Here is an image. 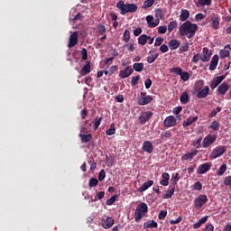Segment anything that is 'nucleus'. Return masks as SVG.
Instances as JSON below:
<instances>
[{
    "mask_svg": "<svg viewBox=\"0 0 231 231\" xmlns=\"http://www.w3.org/2000/svg\"><path fill=\"white\" fill-rule=\"evenodd\" d=\"M226 172V164H222L218 169L217 174H225Z\"/></svg>",
    "mask_w": 231,
    "mask_h": 231,
    "instance_id": "nucleus-54",
    "label": "nucleus"
},
{
    "mask_svg": "<svg viewBox=\"0 0 231 231\" xmlns=\"http://www.w3.org/2000/svg\"><path fill=\"white\" fill-rule=\"evenodd\" d=\"M169 46L171 50H178V48H180V42L176 39H172L169 42Z\"/></svg>",
    "mask_w": 231,
    "mask_h": 231,
    "instance_id": "nucleus-31",
    "label": "nucleus"
},
{
    "mask_svg": "<svg viewBox=\"0 0 231 231\" xmlns=\"http://www.w3.org/2000/svg\"><path fill=\"white\" fill-rule=\"evenodd\" d=\"M81 59L82 60H88V50L86 48L81 50Z\"/></svg>",
    "mask_w": 231,
    "mask_h": 231,
    "instance_id": "nucleus-52",
    "label": "nucleus"
},
{
    "mask_svg": "<svg viewBox=\"0 0 231 231\" xmlns=\"http://www.w3.org/2000/svg\"><path fill=\"white\" fill-rule=\"evenodd\" d=\"M79 136L81 139V143H88L91 142V140H93V135L91 134H79Z\"/></svg>",
    "mask_w": 231,
    "mask_h": 231,
    "instance_id": "nucleus-26",
    "label": "nucleus"
},
{
    "mask_svg": "<svg viewBox=\"0 0 231 231\" xmlns=\"http://www.w3.org/2000/svg\"><path fill=\"white\" fill-rule=\"evenodd\" d=\"M163 38L162 37H157L155 39V43H154V46H162V44H163Z\"/></svg>",
    "mask_w": 231,
    "mask_h": 231,
    "instance_id": "nucleus-56",
    "label": "nucleus"
},
{
    "mask_svg": "<svg viewBox=\"0 0 231 231\" xmlns=\"http://www.w3.org/2000/svg\"><path fill=\"white\" fill-rule=\"evenodd\" d=\"M88 73H91V63L87 61L84 67L80 70V75L86 77Z\"/></svg>",
    "mask_w": 231,
    "mask_h": 231,
    "instance_id": "nucleus-22",
    "label": "nucleus"
},
{
    "mask_svg": "<svg viewBox=\"0 0 231 231\" xmlns=\"http://www.w3.org/2000/svg\"><path fill=\"white\" fill-rule=\"evenodd\" d=\"M158 33H167L166 25L159 26L158 27Z\"/></svg>",
    "mask_w": 231,
    "mask_h": 231,
    "instance_id": "nucleus-61",
    "label": "nucleus"
},
{
    "mask_svg": "<svg viewBox=\"0 0 231 231\" xmlns=\"http://www.w3.org/2000/svg\"><path fill=\"white\" fill-rule=\"evenodd\" d=\"M198 32V23H193L190 21L184 22L179 28L180 37H187L192 39Z\"/></svg>",
    "mask_w": 231,
    "mask_h": 231,
    "instance_id": "nucleus-1",
    "label": "nucleus"
},
{
    "mask_svg": "<svg viewBox=\"0 0 231 231\" xmlns=\"http://www.w3.org/2000/svg\"><path fill=\"white\" fill-rule=\"evenodd\" d=\"M228 89H230V86L226 82H224L217 88V93L220 95H226Z\"/></svg>",
    "mask_w": 231,
    "mask_h": 231,
    "instance_id": "nucleus-23",
    "label": "nucleus"
},
{
    "mask_svg": "<svg viewBox=\"0 0 231 231\" xmlns=\"http://www.w3.org/2000/svg\"><path fill=\"white\" fill-rule=\"evenodd\" d=\"M116 133V129H115V124L110 125V128L106 130L107 136H113Z\"/></svg>",
    "mask_w": 231,
    "mask_h": 231,
    "instance_id": "nucleus-41",
    "label": "nucleus"
},
{
    "mask_svg": "<svg viewBox=\"0 0 231 231\" xmlns=\"http://www.w3.org/2000/svg\"><path fill=\"white\" fill-rule=\"evenodd\" d=\"M197 155H198V150L194 149V150H191V152L185 153L181 157V160H182V162L187 161V160H192L194 158V156H197Z\"/></svg>",
    "mask_w": 231,
    "mask_h": 231,
    "instance_id": "nucleus-21",
    "label": "nucleus"
},
{
    "mask_svg": "<svg viewBox=\"0 0 231 231\" xmlns=\"http://www.w3.org/2000/svg\"><path fill=\"white\" fill-rule=\"evenodd\" d=\"M152 115L153 114L151 111L142 112L138 117L139 124L141 125L147 124V122H149L152 117Z\"/></svg>",
    "mask_w": 231,
    "mask_h": 231,
    "instance_id": "nucleus-5",
    "label": "nucleus"
},
{
    "mask_svg": "<svg viewBox=\"0 0 231 231\" xmlns=\"http://www.w3.org/2000/svg\"><path fill=\"white\" fill-rule=\"evenodd\" d=\"M210 57H212L210 50L207 47L203 48L202 62H208V60H210Z\"/></svg>",
    "mask_w": 231,
    "mask_h": 231,
    "instance_id": "nucleus-17",
    "label": "nucleus"
},
{
    "mask_svg": "<svg viewBox=\"0 0 231 231\" xmlns=\"http://www.w3.org/2000/svg\"><path fill=\"white\" fill-rule=\"evenodd\" d=\"M141 97L138 99L139 106H147V104H151L152 102V97L147 96V94L142 92Z\"/></svg>",
    "mask_w": 231,
    "mask_h": 231,
    "instance_id": "nucleus-8",
    "label": "nucleus"
},
{
    "mask_svg": "<svg viewBox=\"0 0 231 231\" xmlns=\"http://www.w3.org/2000/svg\"><path fill=\"white\" fill-rule=\"evenodd\" d=\"M225 152H226V149H225V146H218L212 151V152L209 155V158L211 160H216L220 156H223Z\"/></svg>",
    "mask_w": 231,
    "mask_h": 231,
    "instance_id": "nucleus-4",
    "label": "nucleus"
},
{
    "mask_svg": "<svg viewBox=\"0 0 231 231\" xmlns=\"http://www.w3.org/2000/svg\"><path fill=\"white\" fill-rule=\"evenodd\" d=\"M174 194V188H170L168 190H166L165 194L163 195L164 199H171L172 198V195Z\"/></svg>",
    "mask_w": 231,
    "mask_h": 231,
    "instance_id": "nucleus-35",
    "label": "nucleus"
},
{
    "mask_svg": "<svg viewBox=\"0 0 231 231\" xmlns=\"http://www.w3.org/2000/svg\"><path fill=\"white\" fill-rule=\"evenodd\" d=\"M219 62V56L215 54L210 61L209 69L210 71H214L216 68H217V63Z\"/></svg>",
    "mask_w": 231,
    "mask_h": 231,
    "instance_id": "nucleus-18",
    "label": "nucleus"
},
{
    "mask_svg": "<svg viewBox=\"0 0 231 231\" xmlns=\"http://www.w3.org/2000/svg\"><path fill=\"white\" fill-rule=\"evenodd\" d=\"M138 80H140V75L134 76L132 78L131 85L133 87L137 86Z\"/></svg>",
    "mask_w": 231,
    "mask_h": 231,
    "instance_id": "nucleus-51",
    "label": "nucleus"
},
{
    "mask_svg": "<svg viewBox=\"0 0 231 231\" xmlns=\"http://www.w3.org/2000/svg\"><path fill=\"white\" fill-rule=\"evenodd\" d=\"M97 30L99 32V35H106V29L104 24H98Z\"/></svg>",
    "mask_w": 231,
    "mask_h": 231,
    "instance_id": "nucleus-47",
    "label": "nucleus"
},
{
    "mask_svg": "<svg viewBox=\"0 0 231 231\" xmlns=\"http://www.w3.org/2000/svg\"><path fill=\"white\" fill-rule=\"evenodd\" d=\"M171 136H172V133H171V131H166L162 133L160 138L161 140H165V138H171Z\"/></svg>",
    "mask_w": 231,
    "mask_h": 231,
    "instance_id": "nucleus-45",
    "label": "nucleus"
},
{
    "mask_svg": "<svg viewBox=\"0 0 231 231\" xmlns=\"http://www.w3.org/2000/svg\"><path fill=\"white\" fill-rule=\"evenodd\" d=\"M211 26L214 30H217L219 28V18H215L211 22Z\"/></svg>",
    "mask_w": 231,
    "mask_h": 231,
    "instance_id": "nucleus-46",
    "label": "nucleus"
},
{
    "mask_svg": "<svg viewBox=\"0 0 231 231\" xmlns=\"http://www.w3.org/2000/svg\"><path fill=\"white\" fill-rule=\"evenodd\" d=\"M193 189L194 190H201V189H203V185L201 184V182L197 181L195 182Z\"/></svg>",
    "mask_w": 231,
    "mask_h": 231,
    "instance_id": "nucleus-58",
    "label": "nucleus"
},
{
    "mask_svg": "<svg viewBox=\"0 0 231 231\" xmlns=\"http://www.w3.org/2000/svg\"><path fill=\"white\" fill-rule=\"evenodd\" d=\"M224 185H226V187H230L231 188V176H227V177L225 178Z\"/></svg>",
    "mask_w": 231,
    "mask_h": 231,
    "instance_id": "nucleus-55",
    "label": "nucleus"
},
{
    "mask_svg": "<svg viewBox=\"0 0 231 231\" xmlns=\"http://www.w3.org/2000/svg\"><path fill=\"white\" fill-rule=\"evenodd\" d=\"M160 51H162V53H167V51H169V46L165 44L161 45Z\"/></svg>",
    "mask_w": 231,
    "mask_h": 231,
    "instance_id": "nucleus-63",
    "label": "nucleus"
},
{
    "mask_svg": "<svg viewBox=\"0 0 231 231\" xmlns=\"http://www.w3.org/2000/svg\"><path fill=\"white\" fill-rule=\"evenodd\" d=\"M202 59L203 58L201 54H196L192 58V62H194V64H198V62H199V60H202Z\"/></svg>",
    "mask_w": 231,
    "mask_h": 231,
    "instance_id": "nucleus-49",
    "label": "nucleus"
},
{
    "mask_svg": "<svg viewBox=\"0 0 231 231\" xmlns=\"http://www.w3.org/2000/svg\"><path fill=\"white\" fill-rule=\"evenodd\" d=\"M88 108H84L83 110H81L80 112L81 120H86V116H88Z\"/></svg>",
    "mask_w": 231,
    "mask_h": 231,
    "instance_id": "nucleus-57",
    "label": "nucleus"
},
{
    "mask_svg": "<svg viewBox=\"0 0 231 231\" xmlns=\"http://www.w3.org/2000/svg\"><path fill=\"white\" fill-rule=\"evenodd\" d=\"M216 140H217V136L211 134L207 135L203 139L202 147L204 149H208V147H210V145H212Z\"/></svg>",
    "mask_w": 231,
    "mask_h": 231,
    "instance_id": "nucleus-7",
    "label": "nucleus"
},
{
    "mask_svg": "<svg viewBox=\"0 0 231 231\" xmlns=\"http://www.w3.org/2000/svg\"><path fill=\"white\" fill-rule=\"evenodd\" d=\"M144 65L143 63H134L133 69L134 71H137L138 73H142L143 71Z\"/></svg>",
    "mask_w": 231,
    "mask_h": 231,
    "instance_id": "nucleus-33",
    "label": "nucleus"
},
{
    "mask_svg": "<svg viewBox=\"0 0 231 231\" xmlns=\"http://www.w3.org/2000/svg\"><path fill=\"white\" fill-rule=\"evenodd\" d=\"M84 16L80 13L77 14L74 18L72 19L73 23H77V21H82Z\"/></svg>",
    "mask_w": 231,
    "mask_h": 231,
    "instance_id": "nucleus-53",
    "label": "nucleus"
},
{
    "mask_svg": "<svg viewBox=\"0 0 231 231\" xmlns=\"http://www.w3.org/2000/svg\"><path fill=\"white\" fill-rule=\"evenodd\" d=\"M105 163L107 165V167H113V164L115 163V158L113 156H106Z\"/></svg>",
    "mask_w": 231,
    "mask_h": 231,
    "instance_id": "nucleus-37",
    "label": "nucleus"
},
{
    "mask_svg": "<svg viewBox=\"0 0 231 231\" xmlns=\"http://www.w3.org/2000/svg\"><path fill=\"white\" fill-rule=\"evenodd\" d=\"M180 51L181 52L189 51V43H185L184 45H182L180 48Z\"/></svg>",
    "mask_w": 231,
    "mask_h": 231,
    "instance_id": "nucleus-64",
    "label": "nucleus"
},
{
    "mask_svg": "<svg viewBox=\"0 0 231 231\" xmlns=\"http://www.w3.org/2000/svg\"><path fill=\"white\" fill-rule=\"evenodd\" d=\"M147 212H149V207L144 202H141L135 209L134 221L136 223H140L142 218L145 217V214H147Z\"/></svg>",
    "mask_w": 231,
    "mask_h": 231,
    "instance_id": "nucleus-3",
    "label": "nucleus"
},
{
    "mask_svg": "<svg viewBox=\"0 0 231 231\" xmlns=\"http://www.w3.org/2000/svg\"><path fill=\"white\" fill-rule=\"evenodd\" d=\"M143 228H158V222L148 220L147 222H144Z\"/></svg>",
    "mask_w": 231,
    "mask_h": 231,
    "instance_id": "nucleus-29",
    "label": "nucleus"
},
{
    "mask_svg": "<svg viewBox=\"0 0 231 231\" xmlns=\"http://www.w3.org/2000/svg\"><path fill=\"white\" fill-rule=\"evenodd\" d=\"M210 167H212V163L206 162L198 168L199 174H205V172H208L210 171Z\"/></svg>",
    "mask_w": 231,
    "mask_h": 231,
    "instance_id": "nucleus-16",
    "label": "nucleus"
},
{
    "mask_svg": "<svg viewBox=\"0 0 231 231\" xmlns=\"http://www.w3.org/2000/svg\"><path fill=\"white\" fill-rule=\"evenodd\" d=\"M116 195L112 196L110 199H108L106 203L108 207H111V205H114L115 201H116Z\"/></svg>",
    "mask_w": 231,
    "mask_h": 231,
    "instance_id": "nucleus-48",
    "label": "nucleus"
},
{
    "mask_svg": "<svg viewBox=\"0 0 231 231\" xmlns=\"http://www.w3.org/2000/svg\"><path fill=\"white\" fill-rule=\"evenodd\" d=\"M174 28H178V21H176V20H172L171 22L169 23V24H168L169 33L172 32Z\"/></svg>",
    "mask_w": 231,
    "mask_h": 231,
    "instance_id": "nucleus-34",
    "label": "nucleus"
},
{
    "mask_svg": "<svg viewBox=\"0 0 231 231\" xmlns=\"http://www.w3.org/2000/svg\"><path fill=\"white\" fill-rule=\"evenodd\" d=\"M158 217L160 219H165V217H167V210H162L159 215Z\"/></svg>",
    "mask_w": 231,
    "mask_h": 231,
    "instance_id": "nucleus-62",
    "label": "nucleus"
},
{
    "mask_svg": "<svg viewBox=\"0 0 231 231\" xmlns=\"http://www.w3.org/2000/svg\"><path fill=\"white\" fill-rule=\"evenodd\" d=\"M142 149H143V151H144V152H148V154H151V152H152V151H154L152 143H151L150 141L143 142Z\"/></svg>",
    "mask_w": 231,
    "mask_h": 231,
    "instance_id": "nucleus-15",
    "label": "nucleus"
},
{
    "mask_svg": "<svg viewBox=\"0 0 231 231\" xmlns=\"http://www.w3.org/2000/svg\"><path fill=\"white\" fill-rule=\"evenodd\" d=\"M100 124H102V117L97 118L94 121V129H95V131H97L98 129V127L100 126Z\"/></svg>",
    "mask_w": 231,
    "mask_h": 231,
    "instance_id": "nucleus-50",
    "label": "nucleus"
},
{
    "mask_svg": "<svg viewBox=\"0 0 231 231\" xmlns=\"http://www.w3.org/2000/svg\"><path fill=\"white\" fill-rule=\"evenodd\" d=\"M201 140L202 138H199L198 140L193 142V145L194 147H196L197 149H199V147H201Z\"/></svg>",
    "mask_w": 231,
    "mask_h": 231,
    "instance_id": "nucleus-60",
    "label": "nucleus"
},
{
    "mask_svg": "<svg viewBox=\"0 0 231 231\" xmlns=\"http://www.w3.org/2000/svg\"><path fill=\"white\" fill-rule=\"evenodd\" d=\"M163 125L166 127H174V125H176V117H174V116H167L163 121Z\"/></svg>",
    "mask_w": 231,
    "mask_h": 231,
    "instance_id": "nucleus-13",
    "label": "nucleus"
},
{
    "mask_svg": "<svg viewBox=\"0 0 231 231\" xmlns=\"http://www.w3.org/2000/svg\"><path fill=\"white\" fill-rule=\"evenodd\" d=\"M134 73V70L131 66H127L125 69L119 71L120 79H127V77H131Z\"/></svg>",
    "mask_w": 231,
    "mask_h": 231,
    "instance_id": "nucleus-9",
    "label": "nucleus"
},
{
    "mask_svg": "<svg viewBox=\"0 0 231 231\" xmlns=\"http://www.w3.org/2000/svg\"><path fill=\"white\" fill-rule=\"evenodd\" d=\"M208 91H210V88L206 86L203 89L198 90L197 97L199 98H207V97H208Z\"/></svg>",
    "mask_w": 231,
    "mask_h": 231,
    "instance_id": "nucleus-19",
    "label": "nucleus"
},
{
    "mask_svg": "<svg viewBox=\"0 0 231 231\" xmlns=\"http://www.w3.org/2000/svg\"><path fill=\"white\" fill-rule=\"evenodd\" d=\"M152 185H154V181L147 180L138 189V192H145V190L150 189V187H152Z\"/></svg>",
    "mask_w": 231,
    "mask_h": 231,
    "instance_id": "nucleus-25",
    "label": "nucleus"
},
{
    "mask_svg": "<svg viewBox=\"0 0 231 231\" xmlns=\"http://www.w3.org/2000/svg\"><path fill=\"white\" fill-rule=\"evenodd\" d=\"M209 129H212L213 131H219V122L213 121L209 125Z\"/></svg>",
    "mask_w": 231,
    "mask_h": 231,
    "instance_id": "nucleus-42",
    "label": "nucleus"
},
{
    "mask_svg": "<svg viewBox=\"0 0 231 231\" xmlns=\"http://www.w3.org/2000/svg\"><path fill=\"white\" fill-rule=\"evenodd\" d=\"M212 5V0H198L196 3V6L199 8V6H210Z\"/></svg>",
    "mask_w": 231,
    "mask_h": 231,
    "instance_id": "nucleus-32",
    "label": "nucleus"
},
{
    "mask_svg": "<svg viewBox=\"0 0 231 231\" xmlns=\"http://www.w3.org/2000/svg\"><path fill=\"white\" fill-rule=\"evenodd\" d=\"M149 39H151V36H147V34H142L138 38V44H140V46H145L147 44V41H149Z\"/></svg>",
    "mask_w": 231,
    "mask_h": 231,
    "instance_id": "nucleus-27",
    "label": "nucleus"
},
{
    "mask_svg": "<svg viewBox=\"0 0 231 231\" xmlns=\"http://www.w3.org/2000/svg\"><path fill=\"white\" fill-rule=\"evenodd\" d=\"M98 185V180L97 179H90L89 180V187H97Z\"/></svg>",
    "mask_w": 231,
    "mask_h": 231,
    "instance_id": "nucleus-59",
    "label": "nucleus"
},
{
    "mask_svg": "<svg viewBox=\"0 0 231 231\" xmlns=\"http://www.w3.org/2000/svg\"><path fill=\"white\" fill-rule=\"evenodd\" d=\"M225 79H226V75L224 76H218L217 78H215L210 84V88L211 89H216V88H217V86H219V84L225 80Z\"/></svg>",
    "mask_w": 231,
    "mask_h": 231,
    "instance_id": "nucleus-12",
    "label": "nucleus"
},
{
    "mask_svg": "<svg viewBox=\"0 0 231 231\" xmlns=\"http://www.w3.org/2000/svg\"><path fill=\"white\" fill-rule=\"evenodd\" d=\"M155 17L156 19H163V17H165V14H163V10H162V8H157L155 9Z\"/></svg>",
    "mask_w": 231,
    "mask_h": 231,
    "instance_id": "nucleus-36",
    "label": "nucleus"
},
{
    "mask_svg": "<svg viewBox=\"0 0 231 231\" xmlns=\"http://www.w3.org/2000/svg\"><path fill=\"white\" fill-rule=\"evenodd\" d=\"M146 21L149 28H156V26L160 24V20L159 19L154 20V17L152 15L146 16Z\"/></svg>",
    "mask_w": 231,
    "mask_h": 231,
    "instance_id": "nucleus-11",
    "label": "nucleus"
},
{
    "mask_svg": "<svg viewBox=\"0 0 231 231\" xmlns=\"http://www.w3.org/2000/svg\"><path fill=\"white\" fill-rule=\"evenodd\" d=\"M152 5H154V0H146L143 5V9L147 10V8H151Z\"/></svg>",
    "mask_w": 231,
    "mask_h": 231,
    "instance_id": "nucleus-39",
    "label": "nucleus"
},
{
    "mask_svg": "<svg viewBox=\"0 0 231 231\" xmlns=\"http://www.w3.org/2000/svg\"><path fill=\"white\" fill-rule=\"evenodd\" d=\"M158 57H160V54H158V53L148 56L147 57L148 64H152V62H154V60H156V59H158Z\"/></svg>",
    "mask_w": 231,
    "mask_h": 231,
    "instance_id": "nucleus-40",
    "label": "nucleus"
},
{
    "mask_svg": "<svg viewBox=\"0 0 231 231\" xmlns=\"http://www.w3.org/2000/svg\"><path fill=\"white\" fill-rule=\"evenodd\" d=\"M230 45H226L223 50L219 51V55L221 59H226V57H230Z\"/></svg>",
    "mask_w": 231,
    "mask_h": 231,
    "instance_id": "nucleus-20",
    "label": "nucleus"
},
{
    "mask_svg": "<svg viewBox=\"0 0 231 231\" xmlns=\"http://www.w3.org/2000/svg\"><path fill=\"white\" fill-rule=\"evenodd\" d=\"M170 73H175V75H181V73H183V69H181V68L180 67H174L170 69Z\"/></svg>",
    "mask_w": 231,
    "mask_h": 231,
    "instance_id": "nucleus-38",
    "label": "nucleus"
},
{
    "mask_svg": "<svg viewBox=\"0 0 231 231\" xmlns=\"http://www.w3.org/2000/svg\"><path fill=\"white\" fill-rule=\"evenodd\" d=\"M116 8L120 10L121 15H125V14H134V12H137L138 5L134 4H125L124 1H119L116 4Z\"/></svg>",
    "mask_w": 231,
    "mask_h": 231,
    "instance_id": "nucleus-2",
    "label": "nucleus"
},
{
    "mask_svg": "<svg viewBox=\"0 0 231 231\" xmlns=\"http://www.w3.org/2000/svg\"><path fill=\"white\" fill-rule=\"evenodd\" d=\"M194 122H198V116L192 117V118H187L182 123V127H189V125H192Z\"/></svg>",
    "mask_w": 231,
    "mask_h": 231,
    "instance_id": "nucleus-28",
    "label": "nucleus"
},
{
    "mask_svg": "<svg viewBox=\"0 0 231 231\" xmlns=\"http://www.w3.org/2000/svg\"><path fill=\"white\" fill-rule=\"evenodd\" d=\"M190 17V12L187 9H181L180 14V21L186 23L187 19Z\"/></svg>",
    "mask_w": 231,
    "mask_h": 231,
    "instance_id": "nucleus-24",
    "label": "nucleus"
},
{
    "mask_svg": "<svg viewBox=\"0 0 231 231\" xmlns=\"http://www.w3.org/2000/svg\"><path fill=\"white\" fill-rule=\"evenodd\" d=\"M208 201V199L207 198V195H200L194 200L195 208L197 210H199V208H202L203 205L207 204Z\"/></svg>",
    "mask_w": 231,
    "mask_h": 231,
    "instance_id": "nucleus-6",
    "label": "nucleus"
},
{
    "mask_svg": "<svg viewBox=\"0 0 231 231\" xmlns=\"http://www.w3.org/2000/svg\"><path fill=\"white\" fill-rule=\"evenodd\" d=\"M115 225V219L106 217L105 218L102 219V226L103 228H111V226Z\"/></svg>",
    "mask_w": 231,
    "mask_h": 231,
    "instance_id": "nucleus-14",
    "label": "nucleus"
},
{
    "mask_svg": "<svg viewBox=\"0 0 231 231\" xmlns=\"http://www.w3.org/2000/svg\"><path fill=\"white\" fill-rule=\"evenodd\" d=\"M180 79L184 82H187V80H189L190 79V75H189V72H187V71H182L180 74Z\"/></svg>",
    "mask_w": 231,
    "mask_h": 231,
    "instance_id": "nucleus-44",
    "label": "nucleus"
},
{
    "mask_svg": "<svg viewBox=\"0 0 231 231\" xmlns=\"http://www.w3.org/2000/svg\"><path fill=\"white\" fill-rule=\"evenodd\" d=\"M123 39L125 42H129V41L131 40V32H129V30H125L124 32Z\"/></svg>",
    "mask_w": 231,
    "mask_h": 231,
    "instance_id": "nucleus-43",
    "label": "nucleus"
},
{
    "mask_svg": "<svg viewBox=\"0 0 231 231\" xmlns=\"http://www.w3.org/2000/svg\"><path fill=\"white\" fill-rule=\"evenodd\" d=\"M190 99V97H189V93L187 92H182V94L180 95V100L181 104H189V100Z\"/></svg>",
    "mask_w": 231,
    "mask_h": 231,
    "instance_id": "nucleus-30",
    "label": "nucleus"
},
{
    "mask_svg": "<svg viewBox=\"0 0 231 231\" xmlns=\"http://www.w3.org/2000/svg\"><path fill=\"white\" fill-rule=\"evenodd\" d=\"M79 44V33L77 32H74L69 36L68 48H73Z\"/></svg>",
    "mask_w": 231,
    "mask_h": 231,
    "instance_id": "nucleus-10",
    "label": "nucleus"
}]
</instances>
